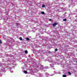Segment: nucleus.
Segmentation results:
<instances>
[{"label": "nucleus", "instance_id": "obj_1", "mask_svg": "<svg viewBox=\"0 0 77 77\" xmlns=\"http://www.w3.org/2000/svg\"><path fill=\"white\" fill-rule=\"evenodd\" d=\"M56 25H57V23H56V22L52 24V26H55Z\"/></svg>", "mask_w": 77, "mask_h": 77}, {"label": "nucleus", "instance_id": "obj_2", "mask_svg": "<svg viewBox=\"0 0 77 77\" xmlns=\"http://www.w3.org/2000/svg\"><path fill=\"white\" fill-rule=\"evenodd\" d=\"M24 52L26 54H27V53H28V51L27 50L25 51Z\"/></svg>", "mask_w": 77, "mask_h": 77}, {"label": "nucleus", "instance_id": "obj_3", "mask_svg": "<svg viewBox=\"0 0 77 77\" xmlns=\"http://www.w3.org/2000/svg\"><path fill=\"white\" fill-rule=\"evenodd\" d=\"M41 14H43V15L45 14V13L44 11H42L41 12Z\"/></svg>", "mask_w": 77, "mask_h": 77}, {"label": "nucleus", "instance_id": "obj_4", "mask_svg": "<svg viewBox=\"0 0 77 77\" xmlns=\"http://www.w3.org/2000/svg\"><path fill=\"white\" fill-rule=\"evenodd\" d=\"M26 39L27 40V41H29V40H30V39H29V38H26Z\"/></svg>", "mask_w": 77, "mask_h": 77}, {"label": "nucleus", "instance_id": "obj_5", "mask_svg": "<svg viewBox=\"0 0 77 77\" xmlns=\"http://www.w3.org/2000/svg\"><path fill=\"white\" fill-rule=\"evenodd\" d=\"M62 77H66V75H62Z\"/></svg>", "mask_w": 77, "mask_h": 77}, {"label": "nucleus", "instance_id": "obj_6", "mask_svg": "<svg viewBox=\"0 0 77 77\" xmlns=\"http://www.w3.org/2000/svg\"><path fill=\"white\" fill-rule=\"evenodd\" d=\"M24 73H25V74H27V71H24Z\"/></svg>", "mask_w": 77, "mask_h": 77}, {"label": "nucleus", "instance_id": "obj_7", "mask_svg": "<svg viewBox=\"0 0 77 77\" xmlns=\"http://www.w3.org/2000/svg\"><path fill=\"white\" fill-rule=\"evenodd\" d=\"M19 39L20 41H22V40H23V38L21 37H20Z\"/></svg>", "mask_w": 77, "mask_h": 77}, {"label": "nucleus", "instance_id": "obj_8", "mask_svg": "<svg viewBox=\"0 0 77 77\" xmlns=\"http://www.w3.org/2000/svg\"><path fill=\"white\" fill-rule=\"evenodd\" d=\"M63 21H66V19H63Z\"/></svg>", "mask_w": 77, "mask_h": 77}, {"label": "nucleus", "instance_id": "obj_9", "mask_svg": "<svg viewBox=\"0 0 77 77\" xmlns=\"http://www.w3.org/2000/svg\"><path fill=\"white\" fill-rule=\"evenodd\" d=\"M68 74H69V75H71V73L70 72H69Z\"/></svg>", "mask_w": 77, "mask_h": 77}, {"label": "nucleus", "instance_id": "obj_10", "mask_svg": "<svg viewBox=\"0 0 77 77\" xmlns=\"http://www.w3.org/2000/svg\"><path fill=\"white\" fill-rule=\"evenodd\" d=\"M45 7V5H42V8H44Z\"/></svg>", "mask_w": 77, "mask_h": 77}, {"label": "nucleus", "instance_id": "obj_11", "mask_svg": "<svg viewBox=\"0 0 77 77\" xmlns=\"http://www.w3.org/2000/svg\"><path fill=\"white\" fill-rule=\"evenodd\" d=\"M57 51V48L55 49V51Z\"/></svg>", "mask_w": 77, "mask_h": 77}, {"label": "nucleus", "instance_id": "obj_12", "mask_svg": "<svg viewBox=\"0 0 77 77\" xmlns=\"http://www.w3.org/2000/svg\"><path fill=\"white\" fill-rule=\"evenodd\" d=\"M2 40H0V44H2Z\"/></svg>", "mask_w": 77, "mask_h": 77}, {"label": "nucleus", "instance_id": "obj_13", "mask_svg": "<svg viewBox=\"0 0 77 77\" xmlns=\"http://www.w3.org/2000/svg\"><path fill=\"white\" fill-rule=\"evenodd\" d=\"M49 21H51V19H49Z\"/></svg>", "mask_w": 77, "mask_h": 77}, {"label": "nucleus", "instance_id": "obj_14", "mask_svg": "<svg viewBox=\"0 0 77 77\" xmlns=\"http://www.w3.org/2000/svg\"><path fill=\"white\" fill-rule=\"evenodd\" d=\"M16 24H17V26H18V23H17Z\"/></svg>", "mask_w": 77, "mask_h": 77}, {"label": "nucleus", "instance_id": "obj_15", "mask_svg": "<svg viewBox=\"0 0 77 77\" xmlns=\"http://www.w3.org/2000/svg\"><path fill=\"white\" fill-rule=\"evenodd\" d=\"M2 72V69L1 70H0V72Z\"/></svg>", "mask_w": 77, "mask_h": 77}, {"label": "nucleus", "instance_id": "obj_16", "mask_svg": "<svg viewBox=\"0 0 77 77\" xmlns=\"http://www.w3.org/2000/svg\"><path fill=\"white\" fill-rule=\"evenodd\" d=\"M49 52H50V53H51V52L50 51H49Z\"/></svg>", "mask_w": 77, "mask_h": 77}, {"label": "nucleus", "instance_id": "obj_17", "mask_svg": "<svg viewBox=\"0 0 77 77\" xmlns=\"http://www.w3.org/2000/svg\"><path fill=\"white\" fill-rule=\"evenodd\" d=\"M0 66H1L0 65Z\"/></svg>", "mask_w": 77, "mask_h": 77}]
</instances>
